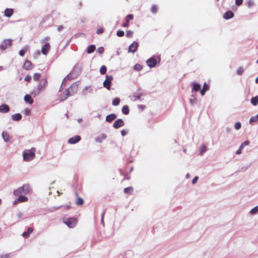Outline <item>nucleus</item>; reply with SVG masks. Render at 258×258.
I'll return each instance as SVG.
<instances>
[{"mask_svg": "<svg viewBox=\"0 0 258 258\" xmlns=\"http://www.w3.org/2000/svg\"><path fill=\"white\" fill-rule=\"evenodd\" d=\"M77 86L76 84H72L69 88L66 89L62 94L60 98L61 100L67 99L69 96H72L77 92Z\"/></svg>", "mask_w": 258, "mask_h": 258, "instance_id": "nucleus-1", "label": "nucleus"}, {"mask_svg": "<svg viewBox=\"0 0 258 258\" xmlns=\"http://www.w3.org/2000/svg\"><path fill=\"white\" fill-rule=\"evenodd\" d=\"M35 152L34 148L24 150L22 153L23 160L28 161L33 159L35 155Z\"/></svg>", "mask_w": 258, "mask_h": 258, "instance_id": "nucleus-2", "label": "nucleus"}, {"mask_svg": "<svg viewBox=\"0 0 258 258\" xmlns=\"http://www.w3.org/2000/svg\"><path fill=\"white\" fill-rule=\"evenodd\" d=\"M112 79L113 77L111 75L106 76L105 77V80L104 81L103 83V85L107 90H110V85Z\"/></svg>", "mask_w": 258, "mask_h": 258, "instance_id": "nucleus-3", "label": "nucleus"}, {"mask_svg": "<svg viewBox=\"0 0 258 258\" xmlns=\"http://www.w3.org/2000/svg\"><path fill=\"white\" fill-rule=\"evenodd\" d=\"M46 83H47V81L46 79H42L41 80L40 83L37 86V91L36 93H35V95H38L40 91L43 89V88L45 86V85H46Z\"/></svg>", "mask_w": 258, "mask_h": 258, "instance_id": "nucleus-4", "label": "nucleus"}, {"mask_svg": "<svg viewBox=\"0 0 258 258\" xmlns=\"http://www.w3.org/2000/svg\"><path fill=\"white\" fill-rule=\"evenodd\" d=\"M11 45V40L10 39H4L1 45V48L2 49H5Z\"/></svg>", "mask_w": 258, "mask_h": 258, "instance_id": "nucleus-5", "label": "nucleus"}, {"mask_svg": "<svg viewBox=\"0 0 258 258\" xmlns=\"http://www.w3.org/2000/svg\"><path fill=\"white\" fill-rule=\"evenodd\" d=\"M138 43L136 42H133L128 47V52L134 53L137 49Z\"/></svg>", "mask_w": 258, "mask_h": 258, "instance_id": "nucleus-6", "label": "nucleus"}, {"mask_svg": "<svg viewBox=\"0 0 258 258\" xmlns=\"http://www.w3.org/2000/svg\"><path fill=\"white\" fill-rule=\"evenodd\" d=\"M146 63L150 68H154L157 64V60L153 58H150L146 61Z\"/></svg>", "mask_w": 258, "mask_h": 258, "instance_id": "nucleus-7", "label": "nucleus"}, {"mask_svg": "<svg viewBox=\"0 0 258 258\" xmlns=\"http://www.w3.org/2000/svg\"><path fill=\"white\" fill-rule=\"evenodd\" d=\"M124 122L122 119L119 118L117 119L113 124L114 127L117 128L123 126Z\"/></svg>", "mask_w": 258, "mask_h": 258, "instance_id": "nucleus-8", "label": "nucleus"}, {"mask_svg": "<svg viewBox=\"0 0 258 258\" xmlns=\"http://www.w3.org/2000/svg\"><path fill=\"white\" fill-rule=\"evenodd\" d=\"M10 111L9 106L6 104L0 105V113H8Z\"/></svg>", "mask_w": 258, "mask_h": 258, "instance_id": "nucleus-9", "label": "nucleus"}, {"mask_svg": "<svg viewBox=\"0 0 258 258\" xmlns=\"http://www.w3.org/2000/svg\"><path fill=\"white\" fill-rule=\"evenodd\" d=\"M80 140H81V138L80 136H76L75 137H73L70 138L68 142L71 144H74L77 143L79 141H80Z\"/></svg>", "mask_w": 258, "mask_h": 258, "instance_id": "nucleus-10", "label": "nucleus"}, {"mask_svg": "<svg viewBox=\"0 0 258 258\" xmlns=\"http://www.w3.org/2000/svg\"><path fill=\"white\" fill-rule=\"evenodd\" d=\"M64 223L69 227L72 228L75 225L76 221L75 219H68L67 221L64 222Z\"/></svg>", "mask_w": 258, "mask_h": 258, "instance_id": "nucleus-11", "label": "nucleus"}, {"mask_svg": "<svg viewBox=\"0 0 258 258\" xmlns=\"http://www.w3.org/2000/svg\"><path fill=\"white\" fill-rule=\"evenodd\" d=\"M49 49V45L48 43H46L41 49V52L43 55H46L48 49Z\"/></svg>", "mask_w": 258, "mask_h": 258, "instance_id": "nucleus-12", "label": "nucleus"}, {"mask_svg": "<svg viewBox=\"0 0 258 258\" xmlns=\"http://www.w3.org/2000/svg\"><path fill=\"white\" fill-rule=\"evenodd\" d=\"M233 16L234 15L232 11H228L224 14L223 18L226 20H228L232 18Z\"/></svg>", "mask_w": 258, "mask_h": 258, "instance_id": "nucleus-13", "label": "nucleus"}, {"mask_svg": "<svg viewBox=\"0 0 258 258\" xmlns=\"http://www.w3.org/2000/svg\"><path fill=\"white\" fill-rule=\"evenodd\" d=\"M24 100L26 102L28 103L29 104H32L33 102V100L30 95L27 94L24 97Z\"/></svg>", "mask_w": 258, "mask_h": 258, "instance_id": "nucleus-14", "label": "nucleus"}, {"mask_svg": "<svg viewBox=\"0 0 258 258\" xmlns=\"http://www.w3.org/2000/svg\"><path fill=\"white\" fill-rule=\"evenodd\" d=\"M13 13V10L12 9H7L4 11V16L6 17H10Z\"/></svg>", "mask_w": 258, "mask_h": 258, "instance_id": "nucleus-15", "label": "nucleus"}, {"mask_svg": "<svg viewBox=\"0 0 258 258\" xmlns=\"http://www.w3.org/2000/svg\"><path fill=\"white\" fill-rule=\"evenodd\" d=\"M27 200V198L24 196H20L14 202L16 204L19 202H24Z\"/></svg>", "mask_w": 258, "mask_h": 258, "instance_id": "nucleus-16", "label": "nucleus"}, {"mask_svg": "<svg viewBox=\"0 0 258 258\" xmlns=\"http://www.w3.org/2000/svg\"><path fill=\"white\" fill-rule=\"evenodd\" d=\"M21 118L22 115L20 113H16L11 116V118L14 120H19Z\"/></svg>", "mask_w": 258, "mask_h": 258, "instance_id": "nucleus-17", "label": "nucleus"}, {"mask_svg": "<svg viewBox=\"0 0 258 258\" xmlns=\"http://www.w3.org/2000/svg\"><path fill=\"white\" fill-rule=\"evenodd\" d=\"M116 118V115L114 113H111L110 114L107 115L106 117V120L107 121H111L113 119Z\"/></svg>", "mask_w": 258, "mask_h": 258, "instance_id": "nucleus-18", "label": "nucleus"}, {"mask_svg": "<svg viewBox=\"0 0 258 258\" xmlns=\"http://www.w3.org/2000/svg\"><path fill=\"white\" fill-rule=\"evenodd\" d=\"M31 67V63L30 61L26 60L23 64V69L26 70H29Z\"/></svg>", "mask_w": 258, "mask_h": 258, "instance_id": "nucleus-19", "label": "nucleus"}, {"mask_svg": "<svg viewBox=\"0 0 258 258\" xmlns=\"http://www.w3.org/2000/svg\"><path fill=\"white\" fill-rule=\"evenodd\" d=\"M250 102L253 106H256L258 104V95L252 97Z\"/></svg>", "mask_w": 258, "mask_h": 258, "instance_id": "nucleus-20", "label": "nucleus"}, {"mask_svg": "<svg viewBox=\"0 0 258 258\" xmlns=\"http://www.w3.org/2000/svg\"><path fill=\"white\" fill-rule=\"evenodd\" d=\"M208 85H207L206 83H205L204 84V85H203V89H202V90L201 91V94L202 96H204V94H205V92H206V90H207V89H208Z\"/></svg>", "mask_w": 258, "mask_h": 258, "instance_id": "nucleus-21", "label": "nucleus"}, {"mask_svg": "<svg viewBox=\"0 0 258 258\" xmlns=\"http://www.w3.org/2000/svg\"><path fill=\"white\" fill-rule=\"evenodd\" d=\"M201 89V85L199 83H194L193 90L195 91H198Z\"/></svg>", "mask_w": 258, "mask_h": 258, "instance_id": "nucleus-22", "label": "nucleus"}, {"mask_svg": "<svg viewBox=\"0 0 258 258\" xmlns=\"http://www.w3.org/2000/svg\"><path fill=\"white\" fill-rule=\"evenodd\" d=\"M122 112L124 114H127L129 113L128 108L126 105L123 106L122 108Z\"/></svg>", "mask_w": 258, "mask_h": 258, "instance_id": "nucleus-23", "label": "nucleus"}, {"mask_svg": "<svg viewBox=\"0 0 258 258\" xmlns=\"http://www.w3.org/2000/svg\"><path fill=\"white\" fill-rule=\"evenodd\" d=\"M95 49V46L94 45H90L87 49V52L88 53H92Z\"/></svg>", "mask_w": 258, "mask_h": 258, "instance_id": "nucleus-24", "label": "nucleus"}, {"mask_svg": "<svg viewBox=\"0 0 258 258\" xmlns=\"http://www.w3.org/2000/svg\"><path fill=\"white\" fill-rule=\"evenodd\" d=\"M24 187L19 188L18 189L14 191V194L15 196H19V194L22 192Z\"/></svg>", "mask_w": 258, "mask_h": 258, "instance_id": "nucleus-25", "label": "nucleus"}, {"mask_svg": "<svg viewBox=\"0 0 258 258\" xmlns=\"http://www.w3.org/2000/svg\"><path fill=\"white\" fill-rule=\"evenodd\" d=\"M258 120V113L255 115L250 117L249 119V122H252Z\"/></svg>", "mask_w": 258, "mask_h": 258, "instance_id": "nucleus-26", "label": "nucleus"}, {"mask_svg": "<svg viewBox=\"0 0 258 258\" xmlns=\"http://www.w3.org/2000/svg\"><path fill=\"white\" fill-rule=\"evenodd\" d=\"M120 103V100L118 98H115L112 101V105L113 106H117Z\"/></svg>", "mask_w": 258, "mask_h": 258, "instance_id": "nucleus-27", "label": "nucleus"}, {"mask_svg": "<svg viewBox=\"0 0 258 258\" xmlns=\"http://www.w3.org/2000/svg\"><path fill=\"white\" fill-rule=\"evenodd\" d=\"M134 68L136 71H139L142 69V66L140 64H136L134 66Z\"/></svg>", "mask_w": 258, "mask_h": 258, "instance_id": "nucleus-28", "label": "nucleus"}, {"mask_svg": "<svg viewBox=\"0 0 258 258\" xmlns=\"http://www.w3.org/2000/svg\"><path fill=\"white\" fill-rule=\"evenodd\" d=\"M257 212H258V205L253 208L250 211L252 214H255Z\"/></svg>", "mask_w": 258, "mask_h": 258, "instance_id": "nucleus-29", "label": "nucleus"}, {"mask_svg": "<svg viewBox=\"0 0 258 258\" xmlns=\"http://www.w3.org/2000/svg\"><path fill=\"white\" fill-rule=\"evenodd\" d=\"M106 68L105 66H102L100 69V73L101 74H104L106 73Z\"/></svg>", "mask_w": 258, "mask_h": 258, "instance_id": "nucleus-30", "label": "nucleus"}, {"mask_svg": "<svg viewBox=\"0 0 258 258\" xmlns=\"http://www.w3.org/2000/svg\"><path fill=\"white\" fill-rule=\"evenodd\" d=\"M241 126V123L240 122H237L234 124V128L235 130H239Z\"/></svg>", "mask_w": 258, "mask_h": 258, "instance_id": "nucleus-31", "label": "nucleus"}, {"mask_svg": "<svg viewBox=\"0 0 258 258\" xmlns=\"http://www.w3.org/2000/svg\"><path fill=\"white\" fill-rule=\"evenodd\" d=\"M83 203V200L82 198H80V197H78L77 198V200L76 201V204L77 205H81Z\"/></svg>", "mask_w": 258, "mask_h": 258, "instance_id": "nucleus-32", "label": "nucleus"}, {"mask_svg": "<svg viewBox=\"0 0 258 258\" xmlns=\"http://www.w3.org/2000/svg\"><path fill=\"white\" fill-rule=\"evenodd\" d=\"M103 51L104 48L102 46L98 47L96 50L97 52H98L99 54L102 53L103 52Z\"/></svg>", "mask_w": 258, "mask_h": 258, "instance_id": "nucleus-33", "label": "nucleus"}, {"mask_svg": "<svg viewBox=\"0 0 258 258\" xmlns=\"http://www.w3.org/2000/svg\"><path fill=\"white\" fill-rule=\"evenodd\" d=\"M124 33L123 31L120 30V31H118L117 32V35L119 37L123 36L124 35Z\"/></svg>", "mask_w": 258, "mask_h": 258, "instance_id": "nucleus-34", "label": "nucleus"}, {"mask_svg": "<svg viewBox=\"0 0 258 258\" xmlns=\"http://www.w3.org/2000/svg\"><path fill=\"white\" fill-rule=\"evenodd\" d=\"M157 10V7L156 6H153L151 10V11L152 13H155Z\"/></svg>", "mask_w": 258, "mask_h": 258, "instance_id": "nucleus-35", "label": "nucleus"}, {"mask_svg": "<svg viewBox=\"0 0 258 258\" xmlns=\"http://www.w3.org/2000/svg\"><path fill=\"white\" fill-rule=\"evenodd\" d=\"M249 144L248 141H246L244 142L241 145H240V148H243L245 146L248 145Z\"/></svg>", "mask_w": 258, "mask_h": 258, "instance_id": "nucleus-36", "label": "nucleus"}, {"mask_svg": "<svg viewBox=\"0 0 258 258\" xmlns=\"http://www.w3.org/2000/svg\"><path fill=\"white\" fill-rule=\"evenodd\" d=\"M243 72V69L242 68H239L237 70L236 72L238 74L241 75Z\"/></svg>", "mask_w": 258, "mask_h": 258, "instance_id": "nucleus-37", "label": "nucleus"}, {"mask_svg": "<svg viewBox=\"0 0 258 258\" xmlns=\"http://www.w3.org/2000/svg\"><path fill=\"white\" fill-rule=\"evenodd\" d=\"M243 0H235V4L236 5L239 6L242 4Z\"/></svg>", "mask_w": 258, "mask_h": 258, "instance_id": "nucleus-38", "label": "nucleus"}, {"mask_svg": "<svg viewBox=\"0 0 258 258\" xmlns=\"http://www.w3.org/2000/svg\"><path fill=\"white\" fill-rule=\"evenodd\" d=\"M31 79V77L30 75H27L24 78V80L26 81H29Z\"/></svg>", "mask_w": 258, "mask_h": 258, "instance_id": "nucleus-39", "label": "nucleus"}, {"mask_svg": "<svg viewBox=\"0 0 258 258\" xmlns=\"http://www.w3.org/2000/svg\"><path fill=\"white\" fill-rule=\"evenodd\" d=\"M39 77V74L35 73L33 75V79L34 80H38Z\"/></svg>", "mask_w": 258, "mask_h": 258, "instance_id": "nucleus-40", "label": "nucleus"}, {"mask_svg": "<svg viewBox=\"0 0 258 258\" xmlns=\"http://www.w3.org/2000/svg\"><path fill=\"white\" fill-rule=\"evenodd\" d=\"M103 32V30L102 28H100L99 29H98L97 31H96V33L97 34H101L102 33V32Z\"/></svg>", "mask_w": 258, "mask_h": 258, "instance_id": "nucleus-41", "label": "nucleus"}, {"mask_svg": "<svg viewBox=\"0 0 258 258\" xmlns=\"http://www.w3.org/2000/svg\"><path fill=\"white\" fill-rule=\"evenodd\" d=\"M198 177L196 176L192 180V183L195 184L198 180Z\"/></svg>", "mask_w": 258, "mask_h": 258, "instance_id": "nucleus-42", "label": "nucleus"}, {"mask_svg": "<svg viewBox=\"0 0 258 258\" xmlns=\"http://www.w3.org/2000/svg\"><path fill=\"white\" fill-rule=\"evenodd\" d=\"M30 112V110L28 109H25V110H24V113L26 115H28L29 114Z\"/></svg>", "mask_w": 258, "mask_h": 258, "instance_id": "nucleus-43", "label": "nucleus"}, {"mask_svg": "<svg viewBox=\"0 0 258 258\" xmlns=\"http://www.w3.org/2000/svg\"><path fill=\"white\" fill-rule=\"evenodd\" d=\"M133 34V32L132 31H127L126 32V35L128 36H131Z\"/></svg>", "mask_w": 258, "mask_h": 258, "instance_id": "nucleus-44", "label": "nucleus"}, {"mask_svg": "<svg viewBox=\"0 0 258 258\" xmlns=\"http://www.w3.org/2000/svg\"><path fill=\"white\" fill-rule=\"evenodd\" d=\"M127 18H128V20H131L133 19V16L132 15L129 14V15H127Z\"/></svg>", "mask_w": 258, "mask_h": 258, "instance_id": "nucleus-45", "label": "nucleus"}, {"mask_svg": "<svg viewBox=\"0 0 258 258\" xmlns=\"http://www.w3.org/2000/svg\"><path fill=\"white\" fill-rule=\"evenodd\" d=\"M33 231V229L32 228H29L28 229V233L29 234V233H31V232H32Z\"/></svg>", "mask_w": 258, "mask_h": 258, "instance_id": "nucleus-46", "label": "nucleus"}, {"mask_svg": "<svg viewBox=\"0 0 258 258\" xmlns=\"http://www.w3.org/2000/svg\"><path fill=\"white\" fill-rule=\"evenodd\" d=\"M19 54H20V55L21 56H23V55H24V51H23V50H20V51H19Z\"/></svg>", "mask_w": 258, "mask_h": 258, "instance_id": "nucleus-47", "label": "nucleus"}, {"mask_svg": "<svg viewBox=\"0 0 258 258\" xmlns=\"http://www.w3.org/2000/svg\"><path fill=\"white\" fill-rule=\"evenodd\" d=\"M2 137L4 139V140L5 141V142H7L8 141V138L7 139V138H5L4 136V133H2Z\"/></svg>", "mask_w": 258, "mask_h": 258, "instance_id": "nucleus-48", "label": "nucleus"}, {"mask_svg": "<svg viewBox=\"0 0 258 258\" xmlns=\"http://www.w3.org/2000/svg\"><path fill=\"white\" fill-rule=\"evenodd\" d=\"M2 137L4 139V140L5 141V142H7L8 141V138L7 139V138H5L4 136V133H2Z\"/></svg>", "mask_w": 258, "mask_h": 258, "instance_id": "nucleus-49", "label": "nucleus"}, {"mask_svg": "<svg viewBox=\"0 0 258 258\" xmlns=\"http://www.w3.org/2000/svg\"><path fill=\"white\" fill-rule=\"evenodd\" d=\"M131 189H132L130 188H124V190L125 192L127 193V192H128Z\"/></svg>", "mask_w": 258, "mask_h": 258, "instance_id": "nucleus-50", "label": "nucleus"}, {"mask_svg": "<svg viewBox=\"0 0 258 258\" xmlns=\"http://www.w3.org/2000/svg\"><path fill=\"white\" fill-rule=\"evenodd\" d=\"M7 255H1L0 254V258H7Z\"/></svg>", "mask_w": 258, "mask_h": 258, "instance_id": "nucleus-51", "label": "nucleus"}, {"mask_svg": "<svg viewBox=\"0 0 258 258\" xmlns=\"http://www.w3.org/2000/svg\"><path fill=\"white\" fill-rule=\"evenodd\" d=\"M121 134L122 135V136H125V134H126V132H125V131H123H123H122L121 132Z\"/></svg>", "mask_w": 258, "mask_h": 258, "instance_id": "nucleus-52", "label": "nucleus"}, {"mask_svg": "<svg viewBox=\"0 0 258 258\" xmlns=\"http://www.w3.org/2000/svg\"><path fill=\"white\" fill-rule=\"evenodd\" d=\"M28 234H28V233H27L26 232H23V236L24 237H25V236H27L28 235Z\"/></svg>", "mask_w": 258, "mask_h": 258, "instance_id": "nucleus-53", "label": "nucleus"}, {"mask_svg": "<svg viewBox=\"0 0 258 258\" xmlns=\"http://www.w3.org/2000/svg\"><path fill=\"white\" fill-rule=\"evenodd\" d=\"M242 148H239L236 152L237 154H240L241 153V150Z\"/></svg>", "mask_w": 258, "mask_h": 258, "instance_id": "nucleus-54", "label": "nucleus"}, {"mask_svg": "<svg viewBox=\"0 0 258 258\" xmlns=\"http://www.w3.org/2000/svg\"><path fill=\"white\" fill-rule=\"evenodd\" d=\"M128 23V20L127 21L126 23H125V24H124L123 25V26L124 27H126V26H127V23Z\"/></svg>", "mask_w": 258, "mask_h": 258, "instance_id": "nucleus-55", "label": "nucleus"}, {"mask_svg": "<svg viewBox=\"0 0 258 258\" xmlns=\"http://www.w3.org/2000/svg\"><path fill=\"white\" fill-rule=\"evenodd\" d=\"M255 82H256V83H258V77H257L256 78V79H255Z\"/></svg>", "mask_w": 258, "mask_h": 258, "instance_id": "nucleus-56", "label": "nucleus"}, {"mask_svg": "<svg viewBox=\"0 0 258 258\" xmlns=\"http://www.w3.org/2000/svg\"><path fill=\"white\" fill-rule=\"evenodd\" d=\"M186 177H187V178H188V177H189V174H186Z\"/></svg>", "mask_w": 258, "mask_h": 258, "instance_id": "nucleus-57", "label": "nucleus"}, {"mask_svg": "<svg viewBox=\"0 0 258 258\" xmlns=\"http://www.w3.org/2000/svg\"><path fill=\"white\" fill-rule=\"evenodd\" d=\"M56 193H57V195H58L59 194V191H56Z\"/></svg>", "mask_w": 258, "mask_h": 258, "instance_id": "nucleus-58", "label": "nucleus"}, {"mask_svg": "<svg viewBox=\"0 0 258 258\" xmlns=\"http://www.w3.org/2000/svg\"><path fill=\"white\" fill-rule=\"evenodd\" d=\"M256 63L258 64V59L256 61Z\"/></svg>", "mask_w": 258, "mask_h": 258, "instance_id": "nucleus-59", "label": "nucleus"}]
</instances>
